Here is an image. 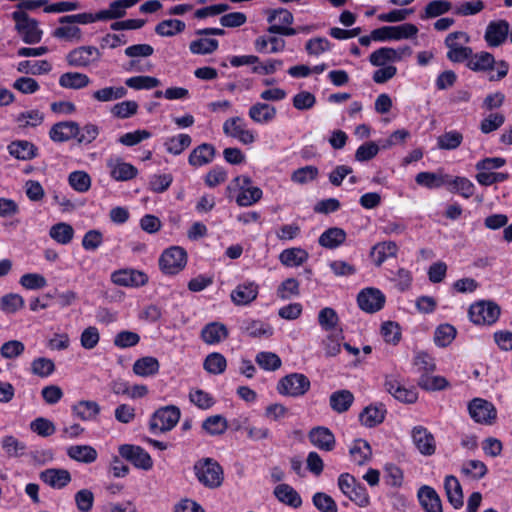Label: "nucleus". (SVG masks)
Wrapping results in <instances>:
<instances>
[{"label": "nucleus", "mask_w": 512, "mask_h": 512, "mask_svg": "<svg viewBox=\"0 0 512 512\" xmlns=\"http://www.w3.org/2000/svg\"><path fill=\"white\" fill-rule=\"evenodd\" d=\"M463 141V135L456 130L443 133L437 138V147L441 150H455Z\"/></svg>", "instance_id": "3c124183"}, {"label": "nucleus", "mask_w": 512, "mask_h": 512, "mask_svg": "<svg viewBox=\"0 0 512 512\" xmlns=\"http://www.w3.org/2000/svg\"><path fill=\"white\" fill-rule=\"evenodd\" d=\"M36 147L29 141L19 140L8 145L11 156L19 160H30L36 156Z\"/></svg>", "instance_id": "c9c22d12"}, {"label": "nucleus", "mask_w": 512, "mask_h": 512, "mask_svg": "<svg viewBox=\"0 0 512 512\" xmlns=\"http://www.w3.org/2000/svg\"><path fill=\"white\" fill-rule=\"evenodd\" d=\"M101 53L94 46H81L71 50L67 56V63L72 67L84 68L97 63Z\"/></svg>", "instance_id": "9b49d317"}, {"label": "nucleus", "mask_w": 512, "mask_h": 512, "mask_svg": "<svg viewBox=\"0 0 512 512\" xmlns=\"http://www.w3.org/2000/svg\"><path fill=\"white\" fill-rule=\"evenodd\" d=\"M293 14L284 8H278L269 11L267 21L272 23L268 28L269 33L280 34L283 36H293L298 33V30L289 27L293 23Z\"/></svg>", "instance_id": "20e7f679"}, {"label": "nucleus", "mask_w": 512, "mask_h": 512, "mask_svg": "<svg viewBox=\"0 0 512 512\" xmlns=\"http://www.w3.org/2000/svg\"><path fill=\"white\" fill-rule=\"evenodd\" d=\"M109 174L115 181H129L135 178L138 170L130 163L123 161L120 157H109L106 161Z\"/></svg>", "instance_id": "f3484780"}, {"label": "nucleus", "mask_w": 512, "mask_h": 512, "mask_svg": "<svg viewBox=\"0 0 512 512\" xmlns=\"http://www.w3.org/2000/svg\"><path fill=\"white\" fill-rule=\"evenodd\" d=\"M17 71L24 74L41 75L51 71V64L46 60L29 61L24 60L18 63Z\"/></svg>", "instance_id": "c03bdc74"}, {"label": "nucleus", "mask_w": 512, "mask_h": 512, "mask_svg": "<svg viewBox=\"0 0 512 512\" xmlns=\"http://www.w3.org/2000/svg\"><path fill=\"white\" fill-rule=\"evenodd\" d=\"M451 8L452 3L447 0H433L426 5L424 12L420 15V17L423 20L436 18L449 12Z\"/></svg>", "instance_id": "de8ad7c7"}, {"label": "nucleus", "mask_w": 512, "mask_h": 512, "mask_svg": "<svg viewBox=\"0 0 512 512\" xmlns=\"http://www.w3.org/2000/svg\"><path fill=\"white\" fill-rule=\"evenodd\" d=\"M258 295V285L254 282L239 284L231 292V300L237 306L248 305L253 302Z\"/></svg>", "instance_id": "aec40b11"}, {"label": "nucleus", "mask_w": 512, "mask_h": 512, "mask_svg": "<svg viewBox=\"0 0 512 512\" xmlns=\"http://www.w3.org/2000/svg\"><path fill=\"white\" fill-rule=\"evenodd\" d=\"M415 181L428 189L439 188L447 183L444 176L433 172H420L416 175Z\"/></svg>", "instance_id": "bf43d9fd"}, {"label": "nucleus", "mask_w": 512, "mask_h": 512, "mask_svg": "<svg viewBox=\"0 0 512 512\" xmlns=\"http://www.w3.org/2000/svg\"><path fill=\"white\" fill-rule=\"evenodd\" d=\"M90 78L79 72H66L59 78V85L68 89H81L88 86Z\"/></svg>", "instance_id": "a19ab883"}, {"label": "nucleus", "mask_w": 512, "mask_h": 512, "mask_svg": "<svg viewBox=\"0 0 512 512\" xmlns=\"http://www.w3.org/2000/svg\"><path fill=\"white\" fill-rule=\"evenodd\" d=\"M40 479L54 489H62L71 481V474L66 469L49 468L40 473Z\"/></svg>", "instance_id": "6ab92c4d"}, {"label": "nucleus", "mask_w": 512, "mask_h": 512, "mask_svg": "<svg viewBox=\"0 0 512 512\" xmlns=\"http://www.w3.org/2000/svg\"><path fill=\"white\" fill-rule=\"evenodd\" d=\"M70 186L79 193L87 192L91 187V178L85 171H74L69 174Z\"/></svg>", "instance_id": "052dcab7"}, {"label": "nucleus", "mask_w": 512, "mask_h": 512, "mask_svg": "<svg viewBox=\"0 0 512 512\" xmlns=\"http://www.w3.org/2000/svg\"><path fill=\"white\" fill-rule=\"evenodd\" d=\"M349 453L354 463L364 465L371 458L372 450L366 440L357 439L350 447Z\"/></svg>", "instance_id": "58836bf2"}, {"label": "nucleus", "mask_w": 512, "mask_h": 512, "mask_svg": "<svg viewBox=\"0 0 512 512\" xmlns=\"http://www.w3.org/2000/svg\"><path fill=\"white\" fill-rule=\"evenodd\" d=\"M31 371L34 375L46 378L55 371V364L49 358L38 357L32 361Z\"/></svg>", "instance_id": "0e129e2a"}, {"label": "nucleus", "mask_w": 512, "mask_h": 512, "mask_svg": "<svg viewBox=\"0 0 512 512\" xmlns=\"http://www.w3.org/2000/svg\"><path fill=\"white\" fill-rule=\"evenodd\" d=\"M203 366L208 373L218 375L225 371L227 362L222 354L214 352L205 358Z\"/></svg>", "instance_id": "6e6d98bb"}, {"label": "nucleus", "mask_w": 512, "mask_h": 512, "mask_svg": "<svg viewBox=\"0 0 512 512\" xmlns=\"http://www.w3.org/2000/svg\"><path fill=\"white\" fill-rule=\"evenodd\" d=\"M49 235L57 243L66 245L73 239L74 230L70 224L61 222L50 228Z\"/></svg>", "instance_id": "a18cd8bd"}, {"label": "nucleus", "mask_w": 512, "mask_h": 512, "mask_svg": "<svg viewBox=\"0 0 512 512\" xmlns=\"http://www.w3.org/2000/svg\"><path fill=\"white\" fill-rule=\"evenodd\" d=\"M354 402V395L346 389L333 392L329 397L330 407L337 413H344Z\"/></svg>", "instance_id": "2f4dec72"}, {"label": "nucleus", "mask_w": 512, "mask_h": 512, "mask_svg": "<svg viewBox=\"0 0 512 512\" xmlns=\"http://www.w3.org/2000/svg\"><path fill=\"white\" fill-rule=\"evenodd\" d=\"M193 469L197 480L205 487L215 489L222 485L223 469L214 459H201L194 464Z\"/></svg>", "instance_id": "f257e3e1"}, {"label": "nucleus", "mask_w": 512, "mask_h": 512, "mask_svg": "<svg viewBox=\"0 0 512 512\" xmlns=\"http://www.w3.org/2000/svg\"><path fill=\"white\" fill-rule=\"evenodd\" d=\"M189 400L202 410H207L215 404V399L210 393L198 388L190 390Z\"/></svg>", "instance_id": "680f3d73"}, {"label": "nucleus", "mask_w": 512, "mask_h": 512, "mask_svg": "<svg viewBox=\"0 0 512 512\" xmlns=\"http://www.w3.org/2000/svg\"><path fill=\"white\" fill-rule=\"evenodd\" d=\"M386 302V297L377 288L368 287L362 289L357 295L359 308L366 313H376L380 311Z\"/></svg>", "instance_id": "9d476101"}, {"label": "nucleus", "mask_w": 512, "mask_h": 512, "mask_svg": "<svg viewBox=\"0 0 512 512\" xmlns=\"http://www.w3.org/2000/svg\"><path fill=\"white\" fill-rule=\"evenodd\" d=\"M274 496L283 504L298 508L302 505L299 493L289 484H279L274 488Z\"/></svg>", "instance_id": "c85d7f7f"}, {"label": "nucleus", "mask_w": 512, "mask_h": 512, "mask_svg": "<svg viewBox=\"0 0 512 512\" xmlns=\"http://www.w3.org/2000/svg\"><path fill=\"white\" fill-rule=\"evenodd\" d=\"M72 413L82 421H92L100 413V406L97 402L91 400H81L72 406Z\"/></svg>", "instance_id": "cd10ccee"}, {"label": "nucleus", "mask_w": 512, "mask_h": 512, "mask_svg": "<svg viewBox=\"0 0 512 512\" xmlns=\"http://www.w3.org/2000/svg\"><path fill=\"white\" fill-rule=\"evenodd\" d=\"M499 315V306L490 301L477 302L469 308V318L476 325H492Z\"/></svg>", "instance_id": "39448f33"}, {"label": "nucleus", "mask_w": 512, "mask_h": 512, "mask_svg": "<svg viewBox=\"0 0 512 512\" xmlns=\"http://www.w3.org/2000/svg\"><path fill=\"white\" fill-rule=\"evenodd\" d=\"M201 337L207 344H216L228 337V330L225 325L218 322H212L202 329Z\"/></svg>", "instance_id": "7c9ffc66"}, {"label": "nucleus", "mask_w": 512, "mask_h": 512, "mask_svg": "<svg viewBox=\"0 0 512 512\" xmlns=\"http://www.w3.org/2000/svg\"><path fill=\"white\" fill-rule=\"evenodd\" d=\"M187 264V253L179 246H172L163 251L159 258L160 270L166 275H175Z\"/></svg>", "instance_id": "7ed1b4c3"}, {"label": "nucleus", "mask_w": 512, "mask_h": 512, "mask_svg": "<svg viewBox=\"0 0 512 512\" xmlns=\"http://www.w3.org/2000/svg\"><path fill=\"white\" fill-rule=\"evenodd\" d=\"M67 456L80 463L91 464L97 460L98 453L90 445H71L66 449Z\"/></svg>", "instance_id": "b1692460"}, {"label": "nucleus", "mask_w": 512, "mask_h": 512, "mask_svg": "<svg viewBox=\"0 0 512 512\" xmlns=\"http://www.w3.org/2000/svg\"><path fill=\"white\" fill-rule=\"evenodd\" d=\"M185 29V23L179 19H167L161 21L155 27V32L164 37H171Z\"/></svg>", "instance_id": "603ef678"}, {"label": "nucleus", "mask_w": 512, "mask_h": 512, "mask_svg": "<svg viewBox=\"0 0 512 512\" xmlns=\"http://www.w3.org/2000/svg\"><path fill=\"white\" fill-rule=\"evenodd\" d=\"M43 120L44 115L39 110L25 111L16 117V122L18 123L19 127L22 128L37 127L43 122Z\"/></svg>", "instance_id": "69168bd1"}, {"label": "nucleus", "mask_w": 512, "mask_h": 512, "mask_svg": "<svg viewBox=\"0 0 512 512\" xmlns=\"http://www.w3.org/2000/svg\"><path fill=\"white\" fill-rule=\"evenodd\" d=\"M419 502L425 512H443L438 493L430 486H422L418 491Z\"/></svg>", "instance_id": "4be33fe9"}, {"label": "nucleus", "mask_w": 512, "mask_h": 512, "mask_svg": "<svg viewBox=\"0 0 512 512\" xmlns=\"http://www.w3.org/2000/svg\"><path fill=\"white\" fill-rule=\"evenodd\" d=\"M385 409L383 405L368 406L359 415L360 422L367 427H374L383 422Z\"/></svg>", "instance_id": "79ce46f5"}, {"label": "nucleus", "mask_w": 512, "mask_h": 512, "mask_svg": "<svg viewBox=\"0 0 512 512\" xmlns=\"http://www.w3.org/2000/svg\"><path fill=\"white\" fill-rule=\"evenodd\" d=\"M24 298L17 293H9L1 297L0 309L7 313L13 314L24 307Z\"/></svg>", "instance_id": "864d4df0"}, {"label": "nucleus", "mask_w": 512, "mask_h": 512, "mask_svg": "<svg viewBox=\"0 0 512 512\" xmlns=\"http://www.w3.org/2000/svg\"><path fill=\"white\" fill-rule=\"evenodd\" d=\"M127 90L123 86L104 87L93 92L92 97L99 102H108L125 97Z\"/></svg>", "instance_id": "5fc2aeb1"}, {"label": "nucleus", "mask_w": 512, "mask_h": 512, "mask_svg": "<svg viewBox=\"0 0 512 512\" xmlns=\"http://www.w3.org/2000/svg\"><path fill=\"white\" fill-rule=\"evenodd\" d=\"M444 489L449 503L459 509L463 506V492L459 480L453 475H447L444 479Z\"/></svg>", "instance_id": "bb28decb"}, {"label": "nucleus", "mask_w": 512, "mask_h": 512, "mask_svg": "<svg viewBox=\"0 0 512 512\" xmlns=\"http://www.w3.org/2000/svg\"><path fill=\"white\" fill-rule=\"evenodd\" d=\"M398 247L392 241L382 242L376 244L370 253V256L375 265L380 266L387 258L396 255Z\"/></svg>", "instance_id": "e433bc0d"}, {"label": "nucleus", "mask_w": 512, "mask_h": 512, "mask_svg": "<svg viewBox=\"0 0 512 512\" xmlns=\"http://www.w3.org/2000/svg\"><path fill=\"white\" fill-rule=\"evenodd\" d=\"M180 419V410L176 406H166L158 409L150 419L149 427L152 432L171 430Z\"/></svg>", "instance_id": "6e6552de"}, {"label": "nucleus", "mask_w": 512, "mask_h": 512, "mask_svg": "<svg viewBox=\"0 0 512 512\" xmlns=\"http://www.w3.org/2000/svg\"><path fill=\"white\" fill-rule=\"evenodd\" d=\"M223 132L244 145H250L256 140L255 132L249 129L245 120L239 116L228 118L223 123Z\"/></svg>", "instance_id": "0eeeda50"}, {"label": "nucleus", "mask_w": 512, "mask_h": 512, "mask_svg": "<svg viewBox=\"0 0 512 512\" xmlns=\"http://www.w3.org/2000/svg\"><path fill=\"white\" fill-rule=\"evenodd\" d=\"M119 454L137 468L150 470L153 461L150 455L140 446L124 444L119 447Z\"/></svg>", "instance_id": "2eb2a0df"}, {"label": "nucleus", "mask_w": 512, "mask_h": 512, "mask_svg": "<svg viewBox=\"0 0 512 512\" xmlns=\"http://www.w3.org/2000/svg\"><path fill=\"white\" fill-rule=\"evenodd\" d=\"M12 19L15 21V29L26 44H37L41 41L43 31L39 28L37 20L31 18L24 11H14Z\"/></svg>", "instance_id": "f03ea898"}, {"label": "nucleus", "mask_w": 512, "mask_h": 512, "mask_svg": "<svg viewBox=\"0 0 512 512\" xmlns=\"http://www.w3.org/2000/svg\"><path fill=\"white\" fill-rule=\"evenodd\" d=\"M460 471L468 479L480 480L487 474L488 468L484 462L470 459L462 463Z\"/></svg>", "instance_id": "4c0bfd02"}, {"label": "nucleus", "mask_w": 512, "mask_h": 512, "mask_svg": "<svg viewBox=\"0 0 512 512\" xmlns=\"http://www.w3.org/2000/svg\"><path fill=\"white\" fill-rule=\"evenodd\" d=\"M159 361L152 356H145L137 359L132 367L134 374L141 377H149L158 373Z\"/></svg>", "instance_id": "72a5a7b5"}, {"label": "nucleus", "mask_w": 512, "mask_h": 512, "mask_svg": "<svg viewBox=\"0 0 512 512\" xmlns=\"http://www.w3.org/2000/svg\"><path fill=\"white\" fill-rule=\"evenodd\" d=\"M495 65L494 56L489 53L482 51L475 55L470 56L467 66L473 71H488Z\"/></svg>", "instance_id": "37998d69"}, {"label": "nucleus", "mask_w": 512, "mask_h": 512, "mask_svg": "<svg viewBox=\"0 0 512 512\" xmlns=\"http://www.w3.org/2000/svg\"><path fill=\"white\" fill-rule=\"evenodd\" d=\"M310 389L309 379L301 373L289 374L278 382L277 391L281 395L299 397Z\"/></svg>", "instance_id": "423d86ee"}, {"label": "nucleus", "mask_w": 512, "mask_h": 512, "mask_svg": "<svg viewBox=\"0 0 512 512\" xmlns=\"http://www.w3.org/2000/svg\"><path fill=\"white\" fill-rule=\"evenodd\" d=\"M411 437L417 450L424 456H431L436 451L434 435L424 426L413 427Z\"/></svg>", "instance_id": "dca6fc26"}, {"label": "nucleus", "mask_w": 512, "mask_h": 512, "mask_svg": "<svg viewBox=\"0 0 512 512\" xmlns=\"http://www.w3.org/2000/svg\"><path fill=\"white\" fill-rule=\"evenodd\" d=\"M457 334L456 328L450 324L439 325L434 332V342L438 347H447Z\"/></svg>", "instance_id": "09e8293b"}, {"label": "nucleus", "mask_w": 512, "mask_h": 512, "mask_svg": "<svg viewBox=\"0 0 512 512\" xmlns=\"http://www.w3.org/2000/svg\"><path fill=\"white\" fill-rule=\"evenodd\" d=\"M369 61L373 66L384 67L388 63L401 61V53L394 48L381 47L370 55Z\"/></svg>", "instance_id": "c756f323"}, {"label": "nucleus", "mask_w": 512, "mask_h": 512, "mask_svg": "<svg viewBox=\"0 0 512 512\" xmlns=\"http://www.w3.org/2000/svg\"><path fill=\"white\" fill-rule=\"evenodd\" d=\"M241 328L248 336L254 338H268L273 334V328L271 325L260 320L245 321Z\"/></svg>", "instance_id": "ea45409f"}, {"label": "nucleus", "mask_w": 512, "mask_h": 512, "mask_svg": "<svg viewBox=\"0 0 512 512\" xmlns=\"http://www.w3.org/2000/svg\"><path fill=\"white\" fill-rule=\"evenodd\" d=\"M468 411L475 422L485 425H491L497 416L494 405L481 398H475L470 401Z\"/></svg>", "instance_id": "f8f14e48"}, {"label": "nucleus", "mask_w": 512, "mask_h": 512, "mask_svg": "<svg viewBox=\"0 0 512 512\" xmlns=\"http://www.w3.org/2000/svg\"><path fill=\"white\" fill-rule=\"evenodd\" d=\"M79 133V125L74 121L59 122L52 126L49 132L54 142H66L75 138Z\"/></svg>", "instance_id": "412c9836"}, {"label": "nucleus", "mask_w": 512, "mask_h": 512, "mask_svg": "<svg viewBox=\"0 0 512 512\" xmlns=\"http://www.w3.org/2000/svg\"><path fill=\"white\" fill-rule=\"evenodd\" d=\"M510 38V24L508 21L500 19L488 23L484 39L489 47H499Z\"/></svg>", "instance_id": "4468645a"}, {"label": "nucleus", "mask_w": 512, "mask_h": 512, "mask_svg": "<svg viewBox=\"0 0 512 512\" xmlns=\"http://www.w3.org/2000/svg\"><path fill=\"white\" fill-rule=\"evenodd\" d=\"M202 428L209 435L216 436L223 434L227 430L228 423L225 417L213 415L203 421Z\"/></svg>", "instance_id": "49530a36"}, {"label": "nucleus", "mask_w": 512, "mask_h": 512, "mask_svg": "<svg viewBox=\"0 0 512 512\" xmlns=\"http://www.w3.org/2000/svg\"><path fill=\"white\" fill-rule=\"evenodd\" d=\"M277 109L265 102L254 103L248 111L249 118L256 124L266 125L274 121Z\"/></svg>", "instance_id": "a211bd4d"}, {"label": "nucleus", "mask_w": 512, "mask_h": 512, "mask_svg": "<svg viewBox=\"0 0 512 512\" xmlns=\"http://www.w3.org/2000/svg\"><path fill=\"white\" fill-rule=\"evenodd\" d=\"M52 36L57 39L78 42L82 39V31L73 24H61L52 32Z\"/></svg>", "instance_id": "4d7b16f0"}, {"label": "nucleus", "mask_w": 512, "mask_h": 512, "mask_svg": "<svg viewBox=\"0 0 512 512\" xmlns=\"http://www.w3.org/2000/svg\"><path fill=\"white\" fill-rule=\"evenodd\" d=\"M385 389L395 399L405 402L414 403L417 400V392L414 389H407L393 378H387L385 381Z\"/></svg>", "instance_id": "a878e982"}, {"label": "nucleus", "mask_w": 512, "mask_h": 512, "mask_svg": "<svg viewBox=\"0 0 512 512\" xmlns=\"http://www.w3.org/2000/svg\"><path fill=\"white\" fill-rule=\"evenodd\" d=\"M263 192L259 187H251L242 190L236 197V203L240 207H249L257 203L262 198Z\"/></svg>", "instance_id": "e2e57ef3"}, {"label": "nucleus", "mask_w": 512, "mask_h": 512, "mask_svg": "<svg viewBox=\"0 0 512 512\" xmlns=\"http://www.w3.org/2000/svg\"><path fill=\"white\" fill-rule=\"evenodd\" d=\"M454 39H460L463 43L469 42V36L466 32L456 31L448 34L445 39V45L448 48L447 58L452 62L469 60L472 54V49L470 47L463 46L460 43H453Z\"/></svg>", "instance_id": "1a4fd4ad"}, {"label": "nucleus", "mask_w": 512, "mask_h": 512, "mask_svg": "<svg viewBox=\"0 0 512 512\" xmlns=\"http://www.w3.org/2000/svg\"><path fill=\"white\" fill-rule=\"evenodd\" d=\"M309 440L315 447L325 451H331L335 446L334 435L325 427L313 428L309 433Z\"/></svg>", "instance_id": "393cba45"}, {"label": "nucleus", "mask_w": 512, "mask_h": 512, "mask_svg": "<svg viewBox=\"0 0 512 512\" xmlns=\"http://www.w3.org/2000/svg\"><path fill=\"white\" fill-rule=\"evenodd\" d=\"M214 156V146L212 144L203 143L191 151L188 162L193 167H201L212 162Z\"/></svg>", "instance_id": "5701e85b"}, {"label": "nucleus", "mask_w": 512, "mask_h": 512, "mask_svg": "<svg viewBox=\"0 0 512 512\" xmlns=\"http://www.w3.org/2000/svg\"><path fill=\"white\" fill-rule=\"evenodd\" d=\"M346 240V232L342 228L332 227L324 231L319 237V244L328 249H335Z\"/></svg>", "instance_id": "473e14b6"}, {"label": "nucleus", "mask_w": 512, "mask_h": 512, "mask_svg": "<svg viewBox=\"0 0 512 512\" xmlns=\"http://www.w3.org/2000/svg\"><path fill=\"white\" fill-rule=\"evenodd\" d=\"M111 281L118 286L137 288L147 284L148 276L143 271L126 268L114 271L111 274Z\"/></svg>", "instance_id": "ddd939ff"}, {"label": "nucleus", "mask_w": 512, "mask_h": 512, "mask_svg": "<svg viewBox=\"0 0 512 512\" xmlns=\"http://www.w3.org/2000/svg\"><path fill=\"white\" fill-rule=\"evenodd\" d=\"M191 142L192 139L188 134H178L168 138L164 142V146L168 153L179 155L191 145Z\"/></svg>", "instance_id": "8fccbe9b"}, {"label": "nucleus", "mask_w": 512, "mask_h": 512, "mask_svg": "<svg viewBox=\"0 0 512 512\" xmlns=\"http://www.w3.org/2000/svg\"><path fill=\"white\" fill-rule=\"evenodd\" d=\"M309 255L302 248H288L279 255L280 262L287 267H297L307 261Z\"/></svg>", "instance_id": "f704fd0d"}, {"label": "nucleus", "mask_w": 512, "mask_h": 512, "mask_svg": "<svg viewBox=\"0 0 512 512\" xmlns=\"http://www.w3.org/2000/svg\"><path fill=\"white\" fill-rule=\"evenodd\" d=\"M218 45L219 43L216 39L200 38L193 40L189 45V49L192 54L206 55L216 51L218 49Z\"/></svg>", "instance_id": "13d9d810"}, {"label": "nucleus", "mask_w": 512, "mask_h": 512, "mask_svg": "<svg viewBox=\"0 0 512 512\" xmlns=\"http://www.w3.org/2000/svg\"><path fill=\"white\" fill-rule=\"evenodd\" d=\"M314 506L320 512H337V504L334 499L326 493L317 492L312 497Z\"/></svg>", "instance_id": "774afa93"}, {"label": "nucleus", "mask_w": 512, "mask_h": 512, "mask_svg": "<svg viewBox=\"0 0 512 512\" xmlns=\"http://www.w3.org/2000/svg\"><path fill=\"white\" fill-rule=\"evenodd\" d=\"M299 282L295 278H287L277 288V296L282 300H288L300 294Z\"/></svg>", "instance_id": "338daca9"}]
</instances>
